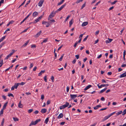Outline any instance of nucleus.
<instances>
[{
    "label": "nucleus",
    "instance_id": "obj_1",
    "mask_svg": "<svg viewBox=\"0 0 126 126\" xmlns=\"http://www.w3.org/2000/svg\"><path fill=\"white\" fill-rule=\"evenodd\" d=\"M57 12V11H56L55 12H51L48 17V20H50V18H52L53 17H54Z\"/></svg>",
    "mask_w": 126,
    "mask_h": 126
},
{
    "label": "nucleus",
    "instance_id": "obj_2",
    "mask_svg": "<svg viewBox=\"0 0 126 126\" xmlns=\"http://www.w3.org/2000/svg\"><path fill=\"white\" fill-rule=\"evenodd\" d=\"M43 17L42 16L39 17L38 18L36 19L33 22V23H35L39 21Z\"/></svg>",
    "mask_w": 126,
    "mask_h": 126
},
{
    "label": "nucleus",
    "instance_id": "obj_3",
    "mask_svg": "<svg viewBox=\"0 0 126 126\" xmlns=\"http://www.w3.org/2000/svg\"><path fill=\"white\" fill-rule=\"evenodd\" d=\"M70 96L71 99L74 100L75 98L77 97V95L70 94Z\"/></svg>",
    "mask_w": 126,
    "mask_h": 126
},
{
    "label": "nucleus",
    "instance_id": "obj_4",
    "mask_svg": "<svg viewBox=\"0 0 126 126\" xmlns=\"http://www.w3.org/2000/svg\"><path fill=\"white\" fill-rule=\"evenodd\" d=\"M66 5V4L65 3L63 5H62L60 8L58 9L56 11L57 12H59L61 11L64 7H65Z\"/></svg>",
    "mask_w": 126,
    "mask_h": 126
},
{
    "label": "nucleus",
    "instance_id": "obj_5",
    "mask_svg": "<svg viewBox=\"0 0 126 126\" xmlns=\"http://www.w3.org/2000/svg\"><path fill=\"white\" fill-rule=\"evenodd\" d=\"M44 0H40L39 3H38V5L40 6L41 7L42 6V4H43V3L44 2Z\"/></svg>",
    "mask_w": 126,
    "mask_h": 126
},
{
    "label": "nucleus",
    "instance_id": "obj_6",
    "mask_svg": "<svg viewBox=\"0 0 126 126\" xmlns=\"http://www.w3.org/2000/svg\"><path fill=\"white\" fill-rule=\"evenodd\" d=\"M126 76V71L122 74H121L119 76L120 78H121Z\"/></svg>",
    "mask_w": 126,
    "mask_h": 126
},
{
    "label": "nucleus",
    "instance_id": "obj_7",
    "mask_svg": "<svg viewBox=\"0 0 126 126\" xmlns=\"http://www.w3.org/2000/svg\"><path fill=\"white\" fill-rule=\"evenodd\" d=\"M47 111V109L45 108L42 109L41 111V112L42 114H44L46 113Z\"/></svg>",
    "mask_w": 126,
    "mask_h": 126
},
{
    "label": "nucleus",
    "instance_id": "obj_8",
    "mask_svg": "<svg viewBox=\"0 0 126 126\" xmlns=\"http://www.w3.org/2000/svg\"><path fill=\"white\" fill-rule=\"evenodd\" d=\"M110 117V114H109L108 116H106L102 120V121H104L108 119Z\"/></svg>",
    "mask_w": 126,
    "mask_h": 126
},
{
    "label": "nucleus",
    "instance_id": "obj_9",
    "mask_svg": "<svg viewBox=\"0 0 126 126\" xmlns=\"http://www.w3.org/2000/svg\"><path fill=\"white\" fill-rule=\"evenodd\" d=\"M92 86L91 85H89L88 86L86 87L84 89V91H86L89 89L91 87H92Z\"/></svg>",
    "mask_w": 126,
    "mask_h": 126
},
{
    "label": "nucleus",
    "instance_id": "obj_10",
    "mask_svg": "<svg viewBox=\"0 0 126 126\" xmlns=\"http://www.w3.org/2000/svg\"><path fill=\"white\" fill-rule=\"evenodd\" d=\"M42 32V31H39L38 32L37 34L35 35V37H38L40 35L41 33Z\"/></svg>",
    "mask_w": 126,
    "mask_h": 126
},
{
    "label": "nucleus",
    "instance_id": "obj_11",
    "mask_svg": "<svg viewBox=\"0 0 126 126\" xmlns=\"http://www.w3.org/2000/svg\"><path fill=\"white\" fill-rule=\"evenodd\" d=\"M38 13L37 12H34L33 14V15H32L33 16V17H35L36 16H37L38 15Z\"/></svg>",
    "mask_w": 126,
    "mask_h": 126
},
{
    "label": "nucleus",
    "instance_id": "obj_12",
    "mask_svg": "<svg viewBox=\"0 0 126 126\" xmlns=\"http://www.w3.org/2000/svg\"><path fill=\"white\" fill-rule=\"evenodd\" d=\"M63 116V114L62 113H60L59 115L58 116V119H59L60 118H62Z\"/></svg>",
    "mask_w": 126,
    "mask_h": 126
},
{
    "label": "nucleus",
    "instance_id": "obj_13",
    "mask_svg": "<svg viewBox=\"0 0 126 126\" xmlns=\"http://www.w3.org/2000/svg\"><path fill=\"white\" fill-rule=\"evenodd\" d=\"M99 84L97 85V86L99 88H101L102 87H104L105 86V85H104V84H101L100 86L99 85Z\"/></svg>",
    "mask_w": 126,
    "mask_h": 126
},
{
    "label": "nucleus",
    "instance_id": "obj_14",
    "mask_svg": "<svg viewBox=\"0 0 126 126\" xmlns=\"http://www.w3.org/2000/svg\"><path fill=\"white\" fill-rule=\"evenodd\" d=\"M88 24V22H83L82 25V27H84L86 25Z\"/></svg>",
    "mask_w": 126,
    "mask_h": 126
},
{
    "label": "nucleus",
    "instance_id": "obj_15",
    "mask_svg": "<svg viewBox=\"0 0 126 126\" xmlns=\"http://www.w3.org/2000/svg\"><path fill=\"white\" fill-rule=\"evenodd\" d=\"M19 86L18 83H15L14 86H13L16 89L18 87V86Z\"/></svg>",
    "mask_w": 126,
    "mask_h": 126
},
{
    "label": "nucleus",
    "instance_id": "obj_16",
    "mask_svg": "<svg viewBox=\"0 0 126 126\" xmlns=\"http://www.w3.org/2000/svg\"><path fill=\"white\" fill-rule=\"evenodd\" d=\"M69 104L67 102H66L65 103V105H63L65 108L67 107L69 105Z\"/></svg>",
    "mask_w": 126,
    "mask_h": 126
},
{
    "label": "nucleus",
    "instance_id": "obj_17",
    "mask_svg": "<svg viewBox=\"0 0 126 126\" xmlns=\"http://www.w3.org/2000/svg\"><path fill=\"white\" fill-rule=\"evenodd\" d=\"M122 112V110L120 111L119 112L116 113V115L115 116H117L121 114Z\"/></svg>",
    "mask_w": 126,
    "mask_h": 126
},
{
    "label": "nucleus",
    "instance_id": "obj_18",
    "mask_svg": "<svg viewBox=\"0 0 126 126\" xmlns=\"http://www.w3.org/2000/svg\"><path fill=\"white\" fill-rule=\"evenodd\" d=\"M107 88H105L101 90V91L99 92V94H101L102 93L104 92L105 90L107 89Z\"/></svg>",
    "mask_w": 126,
    "mask_h": 126
},
{
    "label": "nucleus",
    "instance_id": "obj_19",
    "mask_svg": "<svg viewBox=\"0 0 126 126\" xmlns=\"http://www.w3.org/2000/svg\"><path fill=\"white\" fill-rule=\"evenodd\" d=\"M101 107V106L100 105H98L96 106L95 107H94V109L95 110L97 109L99 107Z\"/></svg>",
    "mask_w": 126,
    "mask_h": 126
},
{
    "label": "nucleus",
    "instance_id": "obj_20",
    "mask_svg": "<svg viewBox=\"0 0 126 126\" xmlns=\"http://www.w3.org/2000/svg\"><path fill=\"white\" fill-rule=\"evenodd\" d=\"M8 102H6L4 104V106H3V108L2 109L4 110L6 109V107L7 106V104H8Z\"/></svg>",
    "mask_w": 126,
    "mask_h": 126
},
{
    "label": "nucleus",
    "instance_id": "obj_21",
    "mask_svg": "<svg viewBox=\"0 0 126 126\" xmlns=\"http://www.w3.org/2000/svg\"><path fill=\"white\" fill-rule=\"evenodd\" d=\"M21 101H20L18 105V107L19 108H22V105L21 104Z\"/></svg>",
    "mask_w": 126,
    "mask_h": 126
},
{
    "label": "nucleus",
    "instance_id": "obj_22",
    "mask_svg": "<svg viewBox=\"0 0 126 126\" xmlns=\"http://www.w3.org/2000/svg\"><path fill=\"white\" fill-rule=\"evenodd\" d=\"M49 121V119L48 118H46V119L45 120L44 123L46 124H47L48 122Z\"/></svg>",
    "mask_w": 126,
    "mask_h": 126
},
{
    "label": "nucleus",
    "instance_id": "obj_23",
    "mask_svg": "<svg viewBox=\"0 0 126 126\" xmlns=\"http://www.w3.org/2000/svg\"><path fill=\"white\" fill-rule=\"evenodd\" d=\"M64 0H62L60 2H59L58 4V5H59L62 4L64 2Z\"/></svg>",
    "mask_w": 126,
    "mask_h": 126
},
{
    "label": "nucleus",
    "instance_id": "obj_24",
    "mask_svg": "<svg viewBox=\"0 0 126 126\" xmlns=\"http://www.w3.org/2000/svg\"><path fill=\"white\" fill-rule=\"evenodd\" d=\"M122 115H124L126 114V109H125L122 112Z\"/></svg>",
    "mask_w": 126,
    "mask_h": 126
},
{
    "label": "nucleus",
    "instance_id": "obj_25",
    "mask_svg": "<svg viewBox=\"0 0 126 126\" xmlns=\"http://www.w3.org/2000/svg\"><path fill=\"white\" fill-rule=\"evenodd\" d=\"M13 119L14 121H18L19 120V119L16 117H14Z\"/></svg>",
    "mask_w": 126,
    "mask_h": 126
},
{
    "label": "nucleus",
    "instance_id": "obj_26",
    "mask_svg": "<svg viewBox=\"0 0 126 126\" xmlns=\"http://www.w3.org/2000/svg\"><path fill=\"white\" fill-rule=\"evenodd\" d=\"M18 83L19 85H23L25 83L24 82H22L21 83Z\"/></svg>",
    "mask_w": 126,
    "mask_h": 126
},
{
    "label": "nucleus",
    "instance_id": "obj_27",
    "mask_svg": "<svg viewBox=\"0 0 126 126\" xmlns=\"http://www.w3.org/2000/svg\"><path fill=\"white\" fill-rule=\"evenodd\" d=\"M70 16L69 15H68L66 17V19L64 21V22H65L70 17Z\"/></svg>",
    "mask_w": 126,
    "mask_h": 126
},
{
    "label": "nucleus",
    "instance_id": "obj_28",
    "mask_svg": "<svg viewBox=\"0 0 126 126\" xmlns=\"http://www.w3.org/2000/svg\"><path fill=\"white\" fill-rule=\"evenodd\" d=\"M8 96H12L13 97H14V96L12 94L9 93L8 94Z\"/></svg>",
    "mask_w": 126,
    "mask_h": 126
},
{
    "label": "nucleus",
    "instance_id": "obj_29",
    "mask_svg": "<svg viewBox=\"0 0 126 126\" xmlns=\"http://www.w3.org/2000/svg\"><path fill=\"white\" fill-rule=\"evenodd\" d=\"M29 40L26 42L22 46L25 47L28 44V43H29Z\"/></svg>",
    "mask_w": 126,
    "mask_h": 126
},
{
    "label": "nucleus",
    "instance_id": "obj_30",
    "mask_svg": "<svg viewBox=\"0 0 126 126\" xmlns=\"http://www.w3.org/2000/svg\"><path fill=\"white\" fill-rule=\"evenodd\" d=\"M33 110V109H30L28 110V113H30L32 112Z\"/></svg>",
    "mask_w": 126,
    "mask_h": 126
},
{
    "label": "nucleus",
    "instance_id": "obj_31",
    "mask_svg": "<svg viewBox=\"0 0 126 126\" xmlns=\"http://www.w3.org/2000/svg\"><path fill=\"white\" fill-rule=\"evenodd\" d=\"M86 5V2H85L83 4L82 6H81V9H82Z\"/></svg>",
    "mask_w": 126,
    "mask_h": 126
},
{
    "label": "nucleus",
    "instance_id": "obj_32",
    "mask_svg": "<svg viewBox=\"0 0 126 126\" xmlns=\"http://www.w3.org/2000/svg\"><path fill=\"white\" fill-rule=\"evenodd\" d=\"M64 56V54H63L61 56V57L59 59V60L60 61H62L63 58V57Z\"/></svg>",
    "mask_w": 126,
    "mask_h": 126
},
{
    "label": "nucleus",
    "instance_id": "obj_33",
    "mask_svg": "<svg viewBox=\"0 0 126 126\" xmlns=\"http://www.w3.org/2000/svg\"><path fill=\"white\" fill-rule=\"evenodd\" d=\"M83 0H78L76 2V3L78 4L80 2H82Z\"/></svg>",
    "mask_w": 126,
    "mask_h": 126
},
{
    "label": "nucleus",
    "instance_id": "obj_34",
    "mask_svg": "<svg viewBox=\"0 0 126 126\" xmlns=\"http://www.w3.org/2000/svg\"><path fill=\"white\" fill-rule=\"evenodd\" d=\"M110 39L108 38V40H106V43L107 44L110 43Z\"/></svg>",
    "mask_w": 126,
    "mask_h": 126
},
{
    "label": "nucleus",
    "instance_id": "obj_35",
    "mask_svg": "<svg viewBox=\"0 0 126 126\" xmlns=\"http://www.w3.org/2000/svg\"><path fill=\"white\" fill-rule=\"evenodd\" d=\"M5 42H4L2 43L0 45V49L1 47L3 45L5 44Z\"/></svg>",
    "mask_w": 126,
    "mask_h": 126
},
{
    "label": "nucleus",
    "instance_id": "obj_36",
    "mask_svg": "<svg viewBox=\"0 0 126 126\" xmlns=\"http://www.w3.org/2000/svg\"><path fill=\"white\" fill-rule=\"evenodd\" d=\"M117 2V0H115L113 2L111 3V4L112 5H113L115 4L116 2Z\"/></svg>",
    "mask_w": 126,
    "mask_h": 126
},
{
    "label": "nucleus",
    "instance_id": "obj_37",
    "mask_svg": "<svg viewBox=\"0 0 126 126\" xmlns=\"http://www.w3.org/2000/svg\"><path fill=\"white\" fill-rule=\"evenodd\" d=\"M65 108H64V106H63V105L62 106H61L60 107V110H62V109H64Z\"/></svg>",
    "mask_w": 126,
    "mask_h": 126
},
{
    "label": "nucleus",
    "instance_id": "obj_38",
    "mask_svg": "<svg viewBox=\"0 0 126 126\" xmlns=\"http://www.w3.org/2000/svg\"><path fill=\"white\" fill-rule=\"evenodd\" d=\"M4 110L2 109L1 110L0 112V115H1L2 114H3Z\"/></svg>",
    "mask_w": 126,
    "mask_h": 126
},
{
    "label": "nucleus",
    "instance_id": "obj_39",
    "mask_svg": "<svg viewBox=\"0 0 126 126\" xmlns=\"http://www.w3.org/2000/svg\"><path fill=\"white\" fill-rule=\"evenodd\" d=\"M30 1H31L30 0H29V1H28L27 2V3L25 5V7H26L30 3Z\"/></svg>",
    "mask_w": 126,
    "mask_h": 126
},
{
    "label": "nucleus",
    "instance_id": "obj_40",
    "mask_svg": "<svg viewBox=\"0 0 126 126\" xmlns=\"http://www.w3.org/2000/svg\"><path fill=\"white\" fill-rule=\"evenodd\" d=\"M47 76H45L44 78V81L46 82H47Z\"/></svg>",
    "mask_w": 126,
    "mask_h": 126
},
{
    "label": "nucleus",
    "instance_id": "obj_41",
    "mask_svg": "<svg viewBox=\"0 0 126 126\" xmlns=\"http://www.w3.org/2000/svg\"><path fill=\"white\" fill-rule=\"evenodd\" d=\"M88 35H87L86 36V37L83 40V42H84V41H85L87 40V38L88 37Z\"/></svg>",
    "mask_w": 126,
    "mask_h": 126
},
{
    "label": "nucleus",
    "instance_id": "obj_42",
    "mask_svg": "<svg viewBox=\"0 0 126 126\" xmlns=\"http://www.w3.org/2000/svg\"><path fill=\"white\" fill-rule=\"evenodd\" d=\"M31 123H32V125H35L37 124L35 121H32Z\"/></svg>",
    "mask_w": 126,
    "mask_h": 126
},
{
    "label": "nucleus",
    "instance_id": "obj_43",
    "mask_svg": "<svg viewBox=\"0 0 126 126\" xmlns=\"http://www.w3.org/2000/svg\"><path fill=\"white\" fill-rule=\"evenodd\" d=\"M72 23H73V22H72V20H71L69 22V25H70V26H71L72 25Z\"/></svg>",
    "mask_w": 126,
    "mask_h": 126
},
{
    "label": "nucleus",
    "instance_id": "obj_44",
    "mask_svg": "<svg viewBox=\"0 0 126 126\" xmlns=\"http://www.w3.org/2000/svg\"><path fill=\"white\" fill-rule=\"evenodd\" d=\"M41 120L40 119H39L36 120V121H35V122L37 124L38 122H40Z\"/></svg>",
    "mask_w": 126,
    "mask_h": 126
},
{
    "label": "nucleus",
    "instance_id": "obj_45",
    "mask_svg": "<svg viewBox=\"0 0 126 126\" xmlns=\"http://www.w3.org/2000/svg\"><path fill=\"white\" fill-rule=\"evenodd\" d=\"M51 79L52 80V82H53L54 81V77L53 76H52L51 78Z\"/></svg>",
    "mask_w": 126,
    "mask_h": 126
},
{
    "label": "nucleus",
    "instance_id": "obj_46",
    "mask_svg": "<svg viewBox=\"0 0 126 126\" xmlns=\"http://www.w3.org/2000/svg\"><path fill=\"white\" fill-rule=\"evenodd\" d=\"M4 2V0H1L0 1V6L1 5L2 3H3Z\"/></svg>",
    "mask_w": 126,
    "mask_h": 126
},
{
    "label": "nucleus",
    "instance_id": "obj_47",
    "mask_svg": "<svg viewBox=\"0 0 126 126\" xmlns=\"http://www.w3.org/2000/svg\"><path fill=\"white\" fill-rule=\"evenodd\" d=\"M48 22H46L45 21H43L42 23V24H47Z\"/></svg>",
    "mask_w": 126,
    "mask_h": 126
},
{
    "label": "nucleus",
    "instance_id": "obj_48",
    "mask_svg": "<svg viewBox=\"0 0 126 126\" xmlns=\"http://www.w3.org/2000/svg\"><path fill=\"white\" fill-rule=\"evenodd\" d=\"M39 112V111L37 110H36L34 112V113L35 114H37Z\"/></svg>",
    "mask_w": 126,
    "mask_h": 126
},
{
    "label": "nucleus",
    "instance_id": "obj_49",
    "mask_svg": "<svg viewBox=\"0 0 126 126\" xmlns=\"http://www.w3.org/2000/svg\"><path fill=\"white\" fill-rule=\"evenodd\" d=\"M33 64L32 63L31 64L29 68L30 69H31L32 68V67H33Z\"/></svg>",
    "mask_w": 126,
    "mask_h": 126
},
{
    "label": "nucleus",
    "instance_id": "obj_50",
    "mask_svg": "<svg viewBox=\"0 0 126 126\" xmlns=\"http://www.w3.org/2000/svg\"><path fill=\"white\" fill-rule=\"evenodd\" d=\"M44 95L43 94H42L41 95V99H42V100H43L44 99Z\"/></svg>",
    "mask_w": 126,
    "mask_h": 126
},
{
    "label": "nucleus",
    "instance_id": "obj_51",
    "mask_svg": "<svg viewBox=\"0 0 126 126\" xmlns=\"http://www.w3.org/2000/svg\"><path fill=\"white\" fill-rule=\"evenodd\" d=\"M30 28V27H29L28 28H27L25 29L23 32H26L28 30V29H29V28Z\"/></svg>",
    "mask_w": 126,
    "mask_h": 126
},
{
    "label": "nucleus",
    "instance_id": "obj_52",
    "mask_svg": "<svg viewBox=\"0 0 126 126\" xmlns=\"http://www.w3.org/2000/svg\"><path fill=\"white\" fill-rule=\"evenodd\" d=\"M100 100H101V101H104L105 100V99L104 98V97H102L101 99H100Z\"/></svg>",
    "mask_w": 126,
    "mask_h": 126
},
{
    "label": "nucleus",
    "instance_id": "obj_53",
    "mask_svg": "<svg viewBox=\"0 0 126 126\" xmlns=\"http://www.w3.org/2000/svg\"><path fill=\"white\" fill-rule=\"evenodd\" d=\"M65 123V122H62L60 123V124L61 125H63Z\"/></svg>",
    "mask_w": 126,
    "mask_h": 126
},
{
    "label": "nucleus",
    "instance_id": "obj_54",
    "mask_svg": "<svg viewBox=\"0 0 126 126\" xmlns=\"http://www.w3.org/2000/svg\"><path fill=\"white\" fill-rule=\"evenodd\" d=\"M77 59H78L79 58V55H76L75 56Z\"/></svg>",
    "mask_w": 126,
    "mask_h": 126
},
{
    "label": "nucleus",
    "instance_id": "obj_55",
    "mask_svg": "<svg viewBox=\"0 0 126 126\" xmlns=\"http://www.w3.org/2000/svg\"><path fill=\"white\" fill-rule=\"evenodd\" d=\"M126 66V64H123L121 66L122 67H123Z\"/></svg>",
    "mask_w": 126,
    "mask_h": 126
},
{
    "label": "nucleus",
    "instance_id": "obj_56",
    "mask_svg": "<svg viewBox=\"0 0 126 126\" xmlns=\"http://www.w3.org/2000/svg\"><path fill=\"white\" fill-rule=\"evenodd\" d=\"M11 56L9 55L5 58V59H7L9 58Z\"/></svg>",
    "mask_w": 126,
    "mask_h": 126
},
{
    "label": "nucleus",
    "instance_id": "obj_57",
    "mask_svg": "<svg viewBox=\"0 0 126 126\" xmlns=\"http://www.w3.org/2000/svg\"><path fill=\"white\" fill-rule=\"evenodd\" d=\"M31 48H35L36 46L35 45H32L31 46Z\"/></svg>",
    "mask_w": 126,
    "mask_h": 126
},
{
    "label": "nucleus",
    "instance_id": "obj_58",
    "mask_svg": "<svg viewBox=\"0 0 126 126\" xmlns=\"http://www.w3.org/2000/svg\"><path fill=\"white\" fill-rule=\"evenodd\" d=\"M4 118H3L2 119V121L1 122V125H2V126L4 124Z\"/></svg>",
    "mask_w": 126,
    "mask_h": 126
},
{
    "label": "nucleus",
    "instance_id": "obj_59",
    "mask_svg": "<svg viewBox=\"0 0 126 126\" xmlns=\"http://www.w3.org/2000/svg\"><path fill=\"white\" fill-rule=\"evenodd\" d=\"M76 59H75L72 61V63H73L74 64L76 63Z\"/></svg>",
    "mask_w": 126,
    "mask_h": 126
},
{
    "label": "nucleus",
    "instance_id": "obj_60",
    "mask_svg": "<svg viewBox=\"0 0 126 126\" xmlns=\"http://www.w3.org/2000/svg\"><path fill=\"white\" fill-rule=\"evenodd\" d=\"M47 41V39H45L44 40L42 43H45Z\"/></svg>",
    "mask_w": 126,
    "mask_h": 126
},
{
    "label": "nucleus",
    "instance_id": "obj_61",
    "mask_svg": "<svg viewBox=\"0 0 126 126\" xmlns=\"http://www.w3.org/2000/svg\"><path fill=\"white\" fill-rule=\"evenodd\" d=\"M117 104V103L115 102H113L112 103V105H116Z\"/></svg>",
    "mask_w": 126,
    "mask_h": 126
},
{
    "label": "nucleus",
    "instance_id": "obj_62",
    "mask_svg": "<svg viewBox=\"0 0 126 126\" xmlns=\"http://www.w3.org/2000/svg\"><path fill=\"white\" fill-rule=\"evenodd\" d=\"M69 88L68 86H67L66 87V91L67 92H69Z\"/></svg>",
    "mask_w": 126,
    "mask_h": 126
},
{
    "label": "nucleus",
    "instance_id": "obj_63",
    "mask_svg": "<svg viewBox=\"0 0 126 126\" xmlns=\"http://www.w3.org/2000/svg\"><path fill=\"white\" fill-rule=\"evenodd\" d=\"M63 46V45H62L61 46H60L58 49V51H59L62 47Z\"/></svg>",
    "mask_w": 126,
    "mask_h": 126
},
{
    "label": "nucleus",
    "instance_id": "obj_64",
    "mask_svg": "<svg viewBox=\"0 0 126 126\" xmlns=\"http://www.w3.org/2000/svg\"><path fill=\"white\" fill-rule=\"evenodd\" d=\"M14 51H13V52H11L10 53V54H9V56H11L14 53Z\"/></svg>",
    "mask_w": 126,
    "mask_h": 126
}]
</instances>
